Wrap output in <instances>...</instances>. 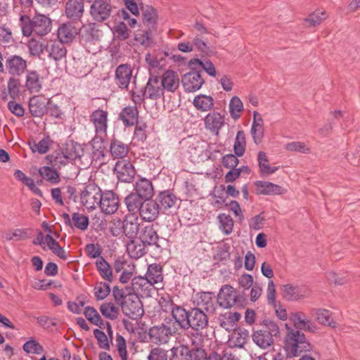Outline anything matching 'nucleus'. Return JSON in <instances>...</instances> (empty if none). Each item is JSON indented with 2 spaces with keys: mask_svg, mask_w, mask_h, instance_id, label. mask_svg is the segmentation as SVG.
<instances>
[{
  "mask_svg": "<svg viewBox=\"0 0 360 360\" xmlns=\"http://www.w3.org/2000/svg\"><path fill=\"white\" fill-rule=\"evenodd\" d=\"M122 228L123 232L129 238H134L139 232V224L136 219H126L123 221Z\"/></svg>",
  "mask_w": 360,
  "mask_h": 360,
  "instance_id": "obj_45",
  "label": "nucleus"
},
{
  "mask_svg": "<svg viewBox=\"0 0 360 360\" xmlns=\"http://www.w3.org/2000/svg\"><path fill=\"white\" fill-rule=\"evenodd\" d=\"M195 307L204 309L207 314H213L216 310V299L212 292H200L196 294L194 301Z\"/></svg>",
  "mask_w": 360,
  "mask_h": 360,
  "instance_id": "obj_15",
  "label": "nucleus"
},
{
  "mask_svg": "<svg viewBox=\"0 0 360 360\" xmlns=\"http://www.w3.org/2000/svg\"><path fill=\"white\" fill-rule=\"evenodd\" d=\"M282 293L286 300L296 301L306 296L307 288L304 286L288 283L282 286Z\"/></svg>",
  "mask_w": 360,
  "mask_h": 360,
  "instance_id": "obj_23",
  "label": "nucleus"
},
{
  "mask_svg": "<svg viewBox=\"0 0 360 360\" xmlns=\"http://www.w3.org/2000/svg\"><path fill=\"white\" fill-rule=\"evenodd\" d=\"M108 112L101 109H97L92 112L90 115V120L95 128L96 136L91 142H95L98 137L102 139L107 134Z\"/></svg>",
  "mask_w": 360,
  "mask_h": 360,
  "instance_id": "obj_10",
  "label": "nucleus"
},
{
  "mask_svg": "<svg viewBox=\"0 0 360 360\" xmlns=\"http://www.w3.org/2000/svg\"><path fill=\"white\" fill-rule=\"evenodd\" d=\"M135 129L134 132V139L139 142H144L147 139L146 123H139L135 124Z\"/></svg>",
  "mask_w": 360,
  "mask_h": 360,
  "instance_id": "obj_63",
  "label": "nucleus"
},
{
  "mask_svg": "<svg viewBox=\"0 0 360 360\" xmlns=\"http://www.w3.org/2000/svg\"><path fill=\"white\" fill-rule=\"evenodd\" d=\"M96 266L101 277L110 283L113 280L112 271L109 263L103 257H100L96 262Z\"/></svg>",
  "mask_w": 360,
  "mask_h": 360,
  "instance_id": "obj_40",
  "label": "nucleus"
},
{
  "mask_svg": "<svg viewBox=\"0 0 360 360\" xmlns=\"http://www.w3.org/2000/svg\"><path fill=\"white\" fill-rule=\"evenodd\" d=\"M190 328L194 331H200L208 325V317L204 310L198 307H193L189 310Z\"/></svg>",
  "mask_w": 360,
  "mask_h": 360,
  "instance_id": "obj_16",
  "label": "nucleus"
},
{
  "mask_svg": "<svg viewBox=\"0 0 360 360\" xmlns=\"http://www.w3.org/2000/svg\"><path fill=\"white\" fill-rule=\"evenodd\" d=\"M19 25L22 35L29 37L32 33L38 36H44L51 30L52 23L51 19L44 14H36L32 18L27 15H21Z\"/></svg>",
  "mask_w": 360,
  "mask_h": 360,
  "instance_id": "obj_1",
  "label": "nucleus"
},
{
  "mask_svg": "<svg viewBox=\"0 0 360 360\" xmlns=\"http://www.w3.org/2000/svg\"><path fill=\"white\" fill-rule=\"evenodd\" d=\"M230 249L231 246L228 243H223L218 245L216 248V253L214 255V259L223 262L228 261L231 256Z\"/></svg>",
  "mask_w": 360,
  "mask_h": 360,
  "instance_id": "obj_51",
  "label": "nucleus"
},
{
  "mask_svg": "<svg viewBox=\"0 0 360 360\" xmlns=\"http://www.w3.org/2000/svg\"><path fill=\"white\" fill-rule=\"evenodd\" d=\"M110 292V285L105 282L98 283L94 288V295L97 300H104L109 295Z\"/></svg>",
  "mask_w": 360,
  "mask_h": 360,
  "instance_id": "obj_54",
  "label": "nucleus"
},
{
  "mask_svg": "<svg viewBox=\"0 0 360 360\" xmlns=\"http://www.w3.org/2000/svg\"><path fill=\"white\" fill-rule=\"evenodd\" d=\"M245 146L246 140L245 132L243 130H240L237 132L233 144V151L236 155L242 157L245 153Z\"/></svg>",
  "mask_w": 360,
  "mask_h": 360,
  "instance_id": "obj_43",
  "label": "nucleus"
},
{
  "mask_svg": "<svg viewBox=\"0 0 360 360\" xmlns=\"http://www.w3.org/2000/svg\"><path fill=\"white\" fill-rule=\"evenodd\" d=\"M139 239L146 247H155L159 250L161 249L158 243L160 238L153 226H146L140 229Z\"/></svg>",
  "mask_w": 360,
  "mask_h": 360,
  "instance_id": "obj_21",
  "label": "nucleus"
},
{
  "mask_svg": "<svg viewBox=\"0 0 360 360\" xmlns=\"http://www.w3.org/2000/svg\"><path fill=\"white\" fill-rule=\"evenodd\" d=\"M283 349L287 357H294L310 352L312 347L304 333L291 330L288 331L285 337Z\"/></svg>",
  "mask_w": 360,
  "mask_h": 360,
  "instance_id": "obj_2",
  "label": "nucleus"
},
{
  "mask_svg": "<svg viewBox=\"0 0 360 360\" xmlns=\"http://www.w3.org/2000/svg\"><path fill=\"white\" fill-rule=\"evenodd\" d=\"M28 107L32 116L41 117L47 112V99L40 96H33L30 98Z\"/></svg>",
  "mask_w": 360,
  "mask_h": 360,
  "instance_id": "obj_27",
  "label": "nucleus"
},
{
  "mask_svg": "<svg viewBox=\"0 0 360 360\" xmlns=\"http://www.w3.org/2000/svg\"><path fill=\"white\" fill-rule=\"evenodd\" d=\"M165 91L162 89L160 77L150 75L145 87L139 91H131L132 100L135 103H141L146 99L158 101L164 98Z\"/></svg>",
  "mask_w": 360,
  "mask_h": 360,
  "instance_id": "obj_3",
  "label": "nucleus"
},
{
  "mask_svg": "<svg viewBox=\"0 0 360 360\" xmlns=\"http://www.w3.org/2000/svg\"><path fill=\"white\" fill-rule=\"evenodd\" d=\"M255 186L258 194L274 195L283 194L286 191L284 188L265 181H256Z\"/></svg>",
  "mask_w": 360,
  "mask_h": 360,
  "instance_id": "obj_28",
  "label": "nucleus"
},
{
  "mask_svg": "<svg viewBox=\"0 0 360 360\" xmlns=\"http://www.w3.org/2000/svg\"><path fill=\"white\" fill-rule=\"evenodd\" d=\"M84 314L88 321H90L92 324L100 328H102L103 326V321L101 319V316L99 315L95 308L92 307H86L84 309Z\"/></svg>",
  "mask_w": 360,
  "mask_h": 360,
  "instance_id": "obj_48",
  "label": "nucleus"
},
{
  "mask_svg": "<svg viewBox=\"0 0 360 360\" xmlns=\"http://www.w3.org/2000/svg\"><path fill=\"white\" fill-rule=\"evenodd\" d=\"M165 92L174 93L179 86V77L177 72L167 70L159 77Z\"/></svg>",
  "mask_w": 360,
  "mask_h": 360,
  "instance_id": "obj_20",
  "label": "nucleus"
},
{
  "mask_svg": "<svg viewBox=\"0 0 360 360\" xmlns=\"http://www.w3.org/2000/svg\"><path fill=\"white\" fill-rule=\"evenodd\" d=\"M293 321L295 326L297 328H301L303 329H308L311 331V321L304 317V315L302 313H296L293 315Z\"/></svg>",
  "mask_w": 360,
  "mask_h": 360,
  "instance_id": "obj_61",
  "label": "nucleus"
},
{
  "mask_svg": "<svg viewBox=\"0 0 360 360\" xmlns=\"http://www.w3.org/2000/svg\"><path fill=\"white\" fill-rule=\"evenodd\" d=\"M100 311L103 316L110 320H115L119 315V309L111 302H105L100 307Z\"/></svg>",
  "mask_w": 360,
  "mask_h": 360,
  "instance_id": "obj_46",
  "label": "nucleus"
},
{
  "mask_svg": "<svg viewBox=\"0 0 360 360\" xmlns=\"http://www.w3.org/2000/svg\"><path fill=\"white\" fill-rule=\"evenodd\" d=\"M113 171L118 180L124 183H131L136 174L134 167L130 161L126 160H118L115 165Z\"/></svg>",
  "mask_w": 360,
  "mask_h": 360,
  "instance_id": "obj_12",
  "label": "nucleus"
},
{
  "mask_svg": "<svg viewBox=\"0 0 360 360\" xmlns=\"http://www.w3.org/2000/svg\"><path fill=\"white\" fill-rule=\"evenodd\" d=\"M23 351L27 354H41L44 353V347L33 338L26 341L22 345Z\"/></svg>",
  "mask_w": 360,
  "mask_h": 360,
  "instance_id": "obj_47",
  "label": "nucleus"
},
{
  "mask_svg": "<svg viewBox=\"0 0 360 360\" xmlns=\"http://www.w3.org/2000/svg\"><path fill=\"white\" fill-rule=\"evenodd\" d=\"M133 70L131 65L125 63L119 65L115 71L114 81L121 90H128L133 78Z\"/></svg>",
  "mask_w": 360,
  "mask_h": 360,
  "instance_id": "obj_11",
  "label": "nucleus"
},
{
  "mask_svg": "<svg viewBox=\"0 0 360 360\" xmlns=\"http://www.w3.org/2000/svg\"><path fill=\"white\" fill-rule=\"evenodd\" d=\"M27 46L32 56L40 57L44 51H46V44L33 38L28 41Z\"/></svg>",
  "mask_w": 360,
  "mask_h": 360,
  "instance_id": "obj_50",
  "label": "nucleus"
},
{
  "mask_svg": "<svg viewBox=\"0 0 360 360\" xmlns=\"http://www.w3.org/2000/svg\"><path fill=\"white\" fill-rule=\"evenodd\" d=\"M175 333L174 328L162 323L150 328L148 334L151 342L155 345H163L167 343L171 336Z\"/></svg>",
  "mask_w": 360,
  "mask_h": 360,
  "instance_id": "obj_9",
  "label": "nucleus"
},
{
  "mask_svg": "<svg viewBox=\"0 0 360 360\" xmlns=\"http://www.w3.org/2000/svg\"><path fill=\"white\" fill-rule=\"evenodd\" d=\"M112 12V6L107 0H95L90 8L92 18L97 22L107 20Z\"/></svg>",
  "mask_w": 360,
  "mask_h": 360,
  "instance_id": "obj_14",
  "label": "nucleus"
},
{
  "mask_svg": "<svg viewBox=\"0 0 360 360\" xmlns=\"http://www.w3.org/2000/svg\"><path fill=\"white\" fill-rule=\"evenodd\" d=\"M129 147L127 144L116 139H112L110 143V153L113 159L124 158L129 153Z\"/></svg>",
  "mask_w": 360,
  "mask_h": 360,
  "instance_id": "obj_33",
  "label": "nucleus"
},
{
  "mask_svg": "<svg viewBox=\"0 0 360 360\" xmlns=\"http://www.w3.org/2000/svg\"><path fill=\"white\" fill-rule=\"evenodd\" d=\"M80 202H102L99 201V187L89 184L80 193Z\"/></svg>",
  "mask_w": 360,
  "mask_h": 360,
  "instance_id": "obj_34",
  "label": "nucleus"
},
{
  "mask_svg": "<svg viewBox=\"0 0 360 360\" xmlns=\"http://www.w3.org/2000/svg\"><path fill=\"white\" fill-rule=\"evenodd\" d=\"M28 144L33 153H39V154L46 153L49 148V141L45 139L40 140L37 143L35 141H29Z\"/></svg>",
  "mask_w": 360,
  "mask_h": 360,
  "instance_id": "obj_57",
  "label": "nucleus"
},
{
  "mask_svg": "<svg viewBox=\"0 0 360 360\" xmlns=\"http://www.w3.org/2000/svg\"><path fill=\"white\" fill-rule=\"evenodd\" d=\"M139 110L136 105H129L123 108L118 115V120L122 121L125 127H130L138 122Z\"/></svg>",
  "mask_w": 360,
  "mask_h": 360,
  "instance_id": "obj_25",
  "label": "nucleus"
},
{
  "mask_svg": "<svg viewBox=\"0 0 360 360\" xmlns=\"http://www.w3.org/2000/svg\"><path fill=\"white\" fill-rule=\"evenodd\" d=\"M190 349L186 346L174 347L170 360H191Z\"/></svg>",
  "mask_w": 360,
  "mask_h": 360,
  "instance_id": "obj_52",
  "label": "nucleus"
},
{
  "mask_svg": "<svg viewBox=\"0 0 360 360\" xmlns=\"http://www.w3.org/2000/svg\"><path fill=\"white\" fill-rule=\"evenodd\" d=\"M193 104L197 110L202 112H207L213 108L214 99L210 96L198 94L195 96Z\"/></svg>",
  "mask_w": 360,
  "mask_h": 360,
  "instance_id": "obj_36",
  "label": "nucleus"
},
{
  "mask_svg": "<svg viewBox=\"0 0 360 360\" xmlns=\"http://www.w3.org/2000/svg\"><path fill=\"white\" fill-rule=\"evenodd\" d=\"M24 86L30 94H37L41 90L42 78L37 70H27Z\"/></svg>",
  "mask_w": 360,
  "mask_h": 360,
  "instance_id": "obj_26",
  "label": "nucleus"
},
{
  "mask_svg": "<svg viewBox=\"0 0 360 360\" xmlns=\"http://www.w3.org/2000/svg\"><path fill=\"white\" fill-rule=\"evenodd\" d=\"M61 152L62 150L59 148L51 154L46 156V158L49 161V163L53 167L60 168L61 166L65 165L70 162Z\"/></svg>",
  "mask_w": 360,
  "mask_h": 360,
  "instance_id": "obj_41",
  "label": "nucleus"
},
{
  "mask_svg": "<svg viewBox=\"0 0 360 360\" xmlns=\"http://www.w3.org/2000/svg\"><path fill=\"white\" fill-rule=\"evenodd\" d=\"M47 112L50 115L56 119H62L64 115L60 107L55 103L51 98H47Z\"/></svg>",
  "mask_w": 360,
  "mask_h": 360,
  "instance_id": "obj_60",
  "label": "nucleus"
},
{
  "mask_svg": "<svg viewBox=\"0 0 360 360\" xmlns=\"http://www.w3.org/2000/svg\"><path fill=\"white\" fill-rule=\"evenodd\" d=\"M139 213L142 219L147 221H153L159 215L160 211L166 214H173L179 208V204H139Z\"/></svg>",
  "mask_w": 360,
  "mask_h": 360,
  "instance_id": "obj_5",
  "label": "nucleus"
},
{
  "mask_svg": "<svg viewBox=\"0 0 360 360\" xmlns=\"http://www.w3.org/2000/svg\"><path fill=\"white\" fill-rule=\"evenodd\" d=\"M127 252L130 257L137 259L146 253V246L141 241L131 240L127 245Z\"/></svg>",
  "mask_w": 360,
  "mask_h": 360,
  "instance_id": "obj_39",
  "label": "nucleus"
},
{
  "mask_svg": "<svg viewBox=\"0 0 360 360\" xmlns=\"http://www.w3.org/2000/svg\"><path fill=\"white\" fill-rule=\"evenodd\" d=\"M239 288L243 290V294L245 295V291L248 290L254 285V278L252 275L244 274L238 278Z\"/></svg>",
  "mask_w": 360,
  "mask_h": 360,
  "instance_id": "obj_62",
  "label": "nucleus"
},
{
  "mask_svg": "<svg viewBox=\"0 0 360 360\" xmlns=\"http://www.w3.org/2000/svg\"><path fill=\"white\" fill-rule=\"evenodd\" d=\"M205 83L201 71H189L181 77L182 86L186 92H195L199 90Z\"/></svg>",
  "mask_w": 360,
  "mask_h": 360,
  "instance_id": "obj_13",
  "label": "nucleus"
},
{
  "mask_svg": "<svg viewBox=\"0 0 360 360\" xmlns=\"http://www.w3.org/2000/svg\"><path fill=\"white\" fill-rule=\"evenodd\" d=\"M219 228L225 235H229L233 227V221L230 215L226 214H220L218 216Z\"/></svg>",
  "mask_w": 360,
  "mask_h": 360,
  "instance_id": "obj_44",
  "label": "nucleus"
},
{
  "mask_svg": "<svg viewBox=\"0 0 360 360\" xmlns=\"http://www.w3.org/2000/svg\"><path fill=\"white\" fill-rule=\"evenodd\" d=\"M171 314L175 323L181 329L186 330L190 328L189 310L186 311L184 307L177 305L172 309Z\"/></svg>",
  "mask_w": 360,
  "mask_h": 360,
  "instance_id": "obj_32",
  "label": "nucleus"
},
{
  "mask_svg": "<svg viewBox=\"0 0 360 360\" xmlns=\"http://www.w3.org/2000/svg\"><path fill=\"white\" fill-rule=\"evenodd\" d=\"M40 176L46 181L56 184L60 181V175L58 171L53 167L44 166L39 169Z\"/></svg>",
  "mask_w": 360,
  "mask_h": 360,
  "instance_id": "obj_42",
  "label": "nucleus"
},
{
  "mask_svg": "<svg viewBox=\"0 0 360 360\" xmlns=\"http://www.w3.org/2000/svg\"><path fill=\"white\" fill-rule=\"evenodd\" d=\"M146 277L153 285L161 283L163 281L162 266L159 264H151L148 265Z\"/></svg>",
  "mask_w": 360,
  "mask_h": 360,
  "instance_id": "obj_38",
  "label": "nucleus"
},
{
  "mask_svg": "<svg viewBox=\"0 0 360 360\" xmlns=\"http://www.w3.org/2000/svg\"><path fill=\"white\" fill-rule=\"evenodd\" d=\"M72 219L75 227L81 231L87 229L89 226V218L87 217L78 212H75L72 214Z\"/></svg>",
  "mask_w": 360,
  "mask_h": 360,
  "instance_id": "obj_58",
  "label": "nucleus"
},
{
  "mask_svg": "<svg viewBox=\"0 0 360 360\" xmlns=\"http://www.w3.org/2000/svg\"><path fill=\"white\" fill-rule=\"evenodd\" d=\"M263 328L253 332V342L262 349H266L274 342V338L279 336L280 330L277 324L270 320L264 319L262 322Z\"/></svg>",
  "mask_w": 360,
  "mask_h": 360,
  "instance_id": "obj_4",
  "label": "nucleus"
},
{
  "mask_svg": "<svg viewBox=\"0 0 360 360\" xmlns=\"http://www.w3.org/2000/svg\"><path fill=\"white\" fill-rule=\"evenodd\" d=\"M60 148L69 161L80 158L82 153L81 146L73 140L65 141Z\"/></svg>",
  "mask_w": 360,
  "mask_h": 360,
  "instance_id": "obj_30",
  "label": "nucleus"
},
{
  "mask_svg": "<svg viewBox=\"0 0 360 360\" xmlns=\"http://www.w3.org/2000/svg\"><path fill=\"white\" fill-rule=\"evenodd\" d=\"M123 314L129 319L136 320L143 314V309L141 301L136 298L135 300L128 297L120 305Z\"/></svg>",
  "mask_w": 360,
  "mask_h": 360,
  "instance_id": "obj_18",
  "label": "nucleus"
},
{
  "mask_svg": "<svg viewBox=\"0 0 360 360\" xmlns=\"http://www.w3.org/2000/svg\"><path fill=\"white\" fill-rule=\"evenodd\" d=\"M285 149L291 152H300L301 153L307 154L310 150L304 143L301 141H293L285 145Z\"/></svg>",
  "mask_w": 360,
  "mask_h": 360,
  "instance_id": "obj_64",
  "label": "nucleus"
},
{
  "mask_svg": "<svg viewBox=\"0 0 360 360\" xmlns=\"http://www.w3.org/2000/svg\"><path fill=\"white\" fill-rule=\"evenodd\" d=\"M249 337L248 330L243 328L234 329L229 339L230 344L234 347L241 348L247 342Z\"/></svg>",
  "mask_w": 360,
  "mask_h": 360,
  "instance_id": "obj_35",
  "label": "nucleus"
},
{
  "mask_svg": "<svg viewBox=\"0 0 360 360\" xmlns=\"http://www.w3.org/2000/svg\"><path fill=\"white\" fill-rule=\"evenodd\" d=\"M157 13L153 7L147 6L143 11V22L146 26H153L156 23Z\"/></svg>",
  "mask_w": 360,
  "mask_h": 360,
  "instance_id": "obj_56",
  "label": "nucleus"
},
{
  "mask_svg": "<svg viewBox=\"0 0 360 360\" xmlns=\"http://www.w3.org/2000/svg\"><path fill=\"white\" fill-rule=\"evenodd\" d=\"M46 51L48 57L56 62L66 58L67 49L63 43L60 41H51L46 44Z\"/></svg>",
  "mask_w": 360,
  "mask_h": 360,
  "instance_id": "obj_24",
  "label": "nucleus"
},
{
  "mask_svg": "<svg viewBox=\"0 0 360 360\" xmlns=\"http://www.w3.org/2000/svg\"><path fill=\"white\" fill-rule=\"evenodd\" d=\"M78 37L79 43L90 53V46L100 40V31L95 23L83 25L78 30Z\"/></svg>",
  "mask_w": 360,
  "mask_h": 360,
  "instance_id": "obj_8",
  "label": "nucleus"
},
{
  "mask_svg": "<svg viewBox=\"0 0 360 360\" xmlns=\"http://www.w3.org/2000/svg\"><path fill=\"white\" fill-rule=\"evenodd\" d=\"M135 190L136 193H130L125 197L124 202H146L149 201L154 194L151 181L144 178L136 183Z\"/></svg>",
  "mask_w": 360,
  "mask_h": 360,
  "instance_id": "obj_7",
  "label": "nucleus"
},
{
  "mask_svg": "<svg viewBox=\"0 0 360 360\" xmlns=\"http://www.w3.org/2000/svg\"><path fill=\"white\" fill-rule=\"evenodd\" d=\"M243 110V104L240 98L233 96L229 103V111L231 116L234 120H238L240 117V112Z\"/></svg>",
  "mask_w": 360,
  "mask_h": 360,
  "instance_id": "obj_49",
  "label": "nucleus"
},
{
  "mask_svg": "<svg viewBox=\"0 0 360 360\" xmlns=\"http://www.w3.org/2000/svg\"><path fill=\"white\" fill-rule=\"evenodd\" d=\"M84 12V0H68L65 5V15L72 21L80 20Z\"/></svg>",
  "mask_w": 360,
  "mask_h": 360,
  "instance_id": "obj_19",
  "label": "nucleus"
},
{
  "mask_svg": "<svg viewBox=\"0 0 360 360\" xmlns=\"http://www.w3.org/2000/svg\"><path fill=\"white\" fill-rule=\"evenodd\" d=\"M316 318L318 321L325 326L335 327V324L330 318V312L326 309H319L316 311Z\"/></svg>",
  "mask_w": 360,
  "mask_h": 360,
  "instance_id": "obj_59",
  "label": "nucleus"
},
{
  "mask_svg": "<svg viewBox=\"0 0 360 360\" xmlns=\"http://www.w3.org/2000/svg\"><path fill=\"white\" fill-rule=\"evenodd\" d=\"M131 289L134 294L142 297L150 296L153 285L146 277L135 276L131 281Z\"/></svg>",
  "mask_w": 360,
  "mask_h": 360,
  "instance_id": "obj_22",
  "label": "nucleus"
},
{
  "mask_svg": "<svg viewBox=\"0 0 360 360\" xmlns=\"http://www.w3.org/2000/svg\"><path fill=\"white\" fill-rule=\"evenodd\" d=\"M205 125L207 129L218 135L219 130L224 125V118L218 112H210L205 117Z\"/></svg>",
  "mask_w": 360,
  "mask_h": 360,
  "instance_id": "obj_29",
  "label": "nucleus"
},
{
  "mask_svg": "<svg viewBox=\"0 0 360 360\" xmlns=\"http://www.w3.org/2000/svg\"><path fill=\"white\" fill-rule=\"evenodd\" d=\"M77 35L78 29L71 22L64 23L58 29V37L63 44L72 41Z\"/></svg>",
  "mask_w": 360,
  "mask_h": 360,
  "instance_id": "obj_31",
  "label": "nucleus"
},
{
  "mask_svg": "<svg viewBox=\"0 0 360 360\" xmlns=\"http://www.w3.org/2000/svg\"><path fill=\"white\" fill-rule=\"evenodd\" d=\"M8 93L9 96L15 100L20 95V79L15 77L11 76L8 80Z\"/></svg>",
  "mask_w": 360,
  "mask_h": 360,
  "instance_id": "obj_55",
  "label": "nucleus"
},
{
  "mask_svg": "<svg viewBox=\"0 0 360 360\" xmlns=\"http://www.w3.org/2000/svg\"><path fill=\"white\" fill-rule=\"evenodd\" d=\"M245 300L244 295L238 294L233 287L229 285H223L218 294L217 302L224 309H229L233 306H242Z\"/></svg>",
  "mask_w": 360,
  "mask_h": 360,
  "instance_id": "obj_6",
  "label": "nucleus"
},
{
  "mask_svg": "<svg viewBox=\"0 0 360 360\" xmlns=\"http://www.w3.org/2000/svg\"><path fill=\"white\" fill-rule=\"evenodd\" d=\"M326 18L325 11H316L311 13L306 19L305 22L309 27H316L321 23Z\"/></svg>",
  "mask_w": 360,
  "mask_h": 360,
  "instance_id": "obj_53",
  "label": "nucleus"
},
{
  "mask_svg": "<svg viewBox=\"0 0 360 360\" xmlns=\"http://www.w3.org/2000/svg\"><path fill=\"white\" fill-rule=\"evenodd\" d=\"M257 160L261 176L272 174L278 170L277 167H271L269 165V158L266 153L263 151L258 153Z\"/></svg>",
  "mask_w": 360,
  "mask_h": 360,
  "instance_id": "obj_37",
  "label": "nucleus"
},
{
  "mask_svg": "<svg viewBox=\"0 0 360 360\" xmlns=\"http://www.w3.org/2000/svg\"><path fill=\"white\" fill-rule=\"evenodd\" d=\"M6 69L13 77L20 76L27 68V61L18 55H10L6 58Z\"/></svg>",
  "mask_w": 360,
  "mask_h": 360,
  "instance_id": "obj_17",
  "label": "nucleus"
}]
</instances>
